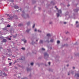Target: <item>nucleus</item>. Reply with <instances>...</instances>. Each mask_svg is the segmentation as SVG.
<instances>
[{
  "mask_svg": "<svg viewBox=\"0 0 79 79\" xmlns=\"http://www.w3.org/2000/svg\"><path fill=\"white\" fill-rule=\"evenodd\" d=\"M55 8H56V6H55Z\"/></svg>",
  "mask_w": 79,
  "mask_h": 79,
  "instance_id": "5fc2aeb1",
  "label": "nucleus"
},
{
  "mask_svg": "<svg viewBox=\"0 0 79 79\" xmlns=\"http://www.w3.org/2000/svg\"><path fill=\"white\" fill-rule=\"evenodd\" d=\"M31 66H33V65H34V63L32 62L31 63Z\"/></svg>",
  "mask_w": 79,
  "mask_h": 79,
  "instance_id": "a878e982",
  "label": "nucleus"
},
{
  "mask_svg": "<svg viewBox=\"0 0 79 79\" xmlns=\"http://www.w3.org/2000/svg\"><path fill=\"white\" fill-rule=\"evenodd\" d=\"M35 24H34L33 26V28H34L35 27Z\"/></svg>",
  "mask_w": 79,
  "mask_h": 79,
  "instance_id": "c85d7f7f",
  "label": "nucleus"
},
{
  "mask_svg": "<svg viewBox=\"0 0 79 79\" xmlns=\"http://www.w3.org/2000/svg\"><path fill=\"white\" fill-rule=\"evenodd\" d=\"M78 56H79V55H78Z\"/></svg>",
  "mask_w": 79,
  "mask_h": 79,
  "instance_id": "052dcab7",
  "label": "nucleus"
},
{
  "mask_svg": "<svg viewBox=\"0 0 79 79\" xmlns=\"http://www.w3.org/2000/svg\"><path fill=\"white\" fill-rule=\"evenodd\" d=\"M44 58L45 59H47L48 58V54L47 52H45L44 54Z\"/></svg>",
  "mask_w": 79,
  "mask_h": 79,
  "instance_id": "39448f33",
  "label": "nucleus"
},
{
  "mask_svg": "<svg viewBox=\"0 0 79 79\" xmlns=\"http://www.w3.org/2000/svg\"><path fill=\"white\" fill-rule=\"evenodd\" d=\"M64 24H67V23H66V22H64Z\"/></svg>",
  "mask_w": 79,
  "mask_h": 79,
  "instance_id": "72a5a7b5",
  "label": "nucleus"
},
{
  "mask_svg": "<svg viewBox=\"0 0 79 79\" xmlns=\"http://www.w3.org/2000/svg\"><path fill=\"white\" fill-rule=\"evenodd\" d=\"M22 50H25V48H21Z\"/></svg>",
  "mask_w": 79,
  "mask_h": 79,
  "instance_id": "b1692460",
  "label": "nucleus"
},
{
  "mask_svg": "<svg viewBox=\"0 0 79 79\" xmlns=\"http://www.w3.org/2000/svg\"><path fill=\"white\" fill-rule=\"evenodd\" d=\"M18 12H19L20 11H21V9H19L18 10Z\"/></svg>",
  "mask_w": 79,
  "mask_h": 79,
  "instance_id": "393cba45",
  "label": "nucleus"
},
{
  "mask_svg": "<svg viewBox=\"0 0 79 79\" xmlns=\"http://www.w3.org/2000/svg\"><path fill=\"white\" fill-rule=\"evenodd\" d=\"M50 48H51V49H52V48L50 47Z\"/></svg>",
  "mask_w": 79,
  "mask_h": 79,
  "instance_id": "4d7b16f0",
  "label": "nucleus"
},
{
  "mask_svg": "<svg viewBox=\"0 0 79 79\" xmlns=\"http://www.w3.org/2000/svg\"><path fill=\"white\" fill-rule=\"evenodd\" d=\"M34 31L36 32V31H37V29L35 28L34 30Z\"/></svg>",
  "mask_w": 79,
  "mask_h": 79,
  "instance_id": "e433bc0d",
  "label": "nucleus"
},
{
  "mask_svg": "<svg viewBox=\"0 0 79 79\" xmlns=\"http://www.w3.org/2000/svg\"><path fill=\"white\" fill-rule=\"evenodd\" d=\"M68 32H67V33H66V34H68Z\"/></svg>",
  "mask_w": 79,
  "mask_h": 79,
  "instance_id": "6e6d98bb",
  "label": "nucleus"
},
{
  "mask_svg": "<svg viewBox=\"0 0 79 79\" xmlns=\"http://www.w3.org/2000/svg\"><path fill=\"white\" fill-rule=\"evenodd\" d=\"M60 14H61V10H58V13L56 14L57 17H59Z\"/></svg>",
  "mask_w": 79,
  "mask_h": 79,
  "instance_id": "20e7f679",
  "label": "nucleus"
},
{
  "mask_svg": "<svg viewBox=\"0 0 79 79\" xmlns=\"http://www.w3.org/2000/svg\"><path fill=\"white\" fill-rule=\"evenodd\" d=\"M78 9H75L74 10V12H77V11H78Z\"/></svg>",
  "mask_w": 79,
  "mask_h": 79,
  "instance_id": "a211bd4d",
  "label": "nucleus"
},
{
  "mask_svg": "<svg viewBox=\"0 0 79 79\" xmlns=\"http://www.w3.org/2000/svg\"><path fill=\"white\" fill-rule=\"evenodd\" d=\"M7 28L6 27L4 28H2L3 31H6L7 29Z\"/></svg>",
  "mask_w": 79,
  "mask_h": 79,
  "instance_id": "f8f14e48",
  "label": "nucleus"
},
{
  "mask_svg": "<svg viewBox=\"0 0 79 79\" xmlns=\"http://www.w3.org/2000/svg\"><path fill=\"white\" fill-rule=\"evenodd\" d=\"M12 2H13V0H10Z\"/></svg>",
  "mask_w": 79,
  "mask_h": 79,
  "instance_id": "09e8293b",
  "label": "nucleus"
},
{
  "mask_svg": "<svg viewBox=\"0 0 79 79\" xmlns=\"http://www.w3.org/2000/svg\"><path fill=\"white\" fill-rule=\"evenodd\" d=\"M70 74H74V71L71 70L70 71Z\"/></svg>",
  "mask_w": 79,
  "mask_h": 79,
  "instance_id": "2eb2a0df",
  "label": "nucleus"
},
{
  "mask_svg": "<svg viewBox=\"0 0 79 79\" xmlns=\"http://www.w3.org/2000/svg\"><path fill=\"white\" fill-rule=\"evenodd\" d=\"M12 64V63H11V62L10 63H9L10 65V66H11V65Z\"/></svg>",
  "mask_w": 79,
  "mask_h": 79,
  "instance_id": "7c9ffc66",
  "label": "nucleus"
},
{
  "mask_svg": "<svg viewBox=\"0 0 79 79\" xmlns=\"http://www.w3.org/2000/svg\"><path fill=\"white\" fill-rule=\"evenodd\" d=\"M22 14L21 15L22 16L23 18H25L26 19V18H29V15L28 14H27V15H25L24 14V11H23L22 12Z\"/></svg>",
  "mask_w": 79,
  "mask_h": 79,
  "instance_id": "f03ea898",
  "label": "nucleus"
},
{
  "mask_svg": "<svg viewBox=\"0 0 79 79\" xmlns=\"http://www.w3.org/2000/svg\"><path fill=\"white\" fill-rule=\"evenodd\" d=\"M30 24L31 22H30V21H29L27 23V26H30Z\"/></svg>",
  "mask_w": 79,
  "mask_h": 79,
  "instance_id": "6e6552de",
  "label": "nucleus"
},
{
  "mask_svg": "<svg viewBox=\"0 0 79 79\" xmlns=\"http://www.w3.org/2000/svg\"><path fill=\"white\" fill-rule=\"evenodd\" d=\"M79 25H77L76 26V27H79Z\"/></svg>",
  "mask_w": 79,
  "mask_h": 79,
  "instance_id": "58836bf2",
  "label": "nucleus"
},
{
  "mask_svg": "<svg viewBox=\"0 0 79 79\" xmlns=\"http://www.w3.org/2000/svg\"><path fill=\"white\" fill-rule=\"evenodd\" d=\"M48 64H49V65H50V62H48Z\"/></svg>",
  "mask_w": 79,
  "mask_h": 79,
  "instance_id": "79ce46f5",
  "label": "nucleus"
},
{
  "mask_svg": "<svg viewBox=\"0 0 79 79\" xmlns=\"http://www.w3.org/2000/svg\"><path fill=\"white\" fill-rule=\"evenodd\" d=\"M0 39H3V36L0 37Z\"/></svg>",
  "mask_w": 79,
  "mask_h": 79,
  "instance_id": "cd10ccee",
  "label": "nucleus"
},
{
  "mask_svg": "<svg viewBox=\"0 0 79 79\" xmlns=\"http://www.w3.org/2000/svg\"><path fill=\"white\" fill-rule=\"evenodd\" d=\"M22 79H23V78H22Z\"/></svg>",
  "mask_w": 79,
  "mask_h": 79,
  "instance_id": "bf43d9fd",
  "label": "nucleus"
},
{
  "mask_svg": "<svg viewBox=\"0 0 79 79\" xmlns=\"http://www.w3.org/2000/svg\"><path fill=\"white\" fill-rule=\"evenodd\" d=\"M70 74H71V73H70V72H69V73H68V75L69 76Z\"/></svg>",
  "mask_w": 79,
  "mask_h": 79,
  "instance_id": "c9c22d12",
  "label": "nucleus"
},
{
  "mask_svg": "<svg viewBox=\"0 0 79 79\" xmlns=\"http://www.w3.org/2000/svg\"><path fill=\"white\" fill-rule=\"evenodd\" d=\"M78 22L77 21L76 23V24H78Z\"/></svg>",
  "mask_w": 79,
  "mask_h": 79,
  "instance_id": "4c0bfd02",
  "label": "nucleus"
},
{
  "mask_svg": "<svg viewBox=\"0 0 79 79\" xmlns=\"http://www.w3.org/2000/svg\"><path fill=\"white\" fill-rule=\"evenodd\" d=\"M11 6L12 7H14V3H11Z\"/></svg>",
  "mask_w": 79,
  "mask_h": 79,
  "instance_id": "aec40b11",
  "label": "nucleus"
},
{
  "mask_svg": "<svg viewBox=\"0 0 79 79\" xmlns=\"http://www.w3.org/2000/svg\"><path fill=\"white\" fill-rule=\"evenodd\" d=\"M54 41V40L53 39H52L50 40V42H53V41Z\"/></svg>",
  "mask_w": 79,
  "mask_h": 79,
  "instance_id": "f3484780",
  "label": "nucleus"
},
{
  "mask_svg": "<svg viewBox=\"0 0 79 79\" xmlns=\"http://www.w3.org/2000/svg\"><path fill=\"white\" fill-rule=\"evenodd\" d=\"M52 2H53V1H52L51 3H52Z\"/></svg>",
  "mask_w": 79,
  "mask_h": 79,
  "instance_id": "864d4df0",
  "label": "nucleus"
},
{
  "mask_svg": "<svg viewBox=\"0 0 79 79\" xmlns=\"http://www.w3.org/2000/svg\"><path fill=\"white\" fill-rule=\"evenodd\" d=\"M23 26V24L20 23L18 25V26Z\"/></svg>",
  "mask_w": 79,
  "mask_h": 79,
  "instance_id": "412c9836",
  "label": "nucleus"
},
{
  "mask_svg": "<svg viewBox=\"0 0 79 79\" xmlns=\"http://www.w3.org/2000/svg\"><path fill=\"white\" fill-rule=\"evenodd\" d=\"M31 28L28 29L27 30L26 32H27V33H29V31H31Z\"/></svg>",
  "mask_w": 79,
  "mask_h": 79,
  "instance_id": "423d86ee",
  "label": "nucleus"
},
{
  "mask_svg": "<svg viewBox=\"0 0 79 79\" xmlns=\"http://www.w3.org/2000/svg\"><path fill=\"white\" fill-rule=\"evenodd\" d=\"M42 50H44H44H45V48H42Z\"/></svg>",
  "mask_w": 79,
  "mask_h": 79,
  "instance_id": "c756f323",
  "label": "nucleus"
},
{
  "mask_svg": "<svg viewBox=\"0 0 79 79\" xmlns=\"http://www.w3.org/2000/svg\"><path fill=\"white\" fill-rule=\"evenodd\" d=\"M10 37H11V36H10Z\"/></svg>",
  "mask_w": 79,
  "mask_h": 79,
  "instance_id": "13d9d810",
  "label": "nucleus"
},
{
  "mask_svg": "<svg viewBox=\"0 0 79 79\" xmlns=\"http://www.w3.org/2000/svg\"><path fill=\"white\" fill-rule=\"evenodd\" d=\"M53 23L52 22H51L49 23V24H52V23Z\"/></svg>",
  "mask_w": 79,
  "mask_h": 79,
  "instance_id": "2f4dec72",
  "label": "nucleus"
},
{
  "mask_svg": "<svg viewBox=\"0 0 79 79\" xmlns=\"http://www.w3.org/2000/svg\"><path fill=\"white\" fill-rule=\"evenodd\" d=\"M69 6H70V5H67V6H68V7H69Z\"/></svg>",
  "mask_w": 79,
  "mask_h": 79,
  "instance_id": "c03bdc74",
  "label": "nucleus"
},
{
  "mask_svg": "<svg viewBox=\"0 0 79 79\" xmlns=\"http://www.w3.org/2000/svg\"><path fill=\"white\" fill-rule=\"evenodd\" d=\"M6 42V40L4 39L2 40V42Z\"/></svg>",
  "mask_w": 79,
  "mask_h": 79,
  "instance_id": "dca6fc26",
  "label": "nucleus"
},
{
  "mask_svg": "<svg viewBox=\"0 0 79 79\" xmlns=\"http://www.w3.org/2000/svg\"><path fill=\"white\" fill-rule=\"evenodd\" d=\"M36 42H37V41H38V40H36Z\"/></svg>",
  "mask_w": 79,
  "mask_h": 79,
  "instance_id": "603ef678",
  "label": "nucleus"
},
{
  "mask_svg": "<svg viewBox=\"0 0 79 79\" xmlns=\"http://www.w3.org/2000/svg\"><path fill=\"white\" fill-rule=\"evenodd\" d=\"M11 27V25L8 24L7 25V26L6 27Z\"/></svg>",
  "mask_w": 79,
  "mask_h": 79,
  "instance_id": "6ab92c4d",
  "label": "nucleus"
},
{
  "mask_svg": "<svg viewBox=\"0 0 79 79\" xmlns=\"http://www.w3.org/2000/svg\"><path fill=\"white\" fill-rule=\"evenodd\" d=\"M40 43L41 44H43V40H40Z\"/></svg>",
  "mask_w": 79,
  "mask_h": 79,
  "instance_id": "4be33fe9",
  "label": "nucleus"
},
{
  "mask_svg": "<svg viewBox=\"0 0 79 79\" xmlns=\"http://www.w3.org/2000/svg\"><path fill=\"white\" fill-rule=\"evenodd\" d=\"M34 52H33V53H34V54H36V51H35Z\"/></svg>",
  "mask_w": 79,
  "mask_h": 79,
  "instance_id": "473e14b6",
  "label": "nucleus"
},
{
  "mask_svg": "<svg viewBox=\"0 0 79 79\" xmlns=\"http://www.w3.org/2000/svg\"><path fill=\"white\" fill-rule=\"evenodd\" d=\"M57 43L58 44H60V41L59 40L57 41Z\"/></svg>",
  "mask_w": 79,
  "mask_h": 79,
  "instance_id": "bb28decb",
  "label": "nucleus"
},
{
  "mask_svg": "<svg viewBox=\"0 0 79 79\" xmlns=\"http://www.w3.org/2000/svg\"><path fill=\"white\" fill-rule=\"evenodd\" d=\"M73 69H75V67H73Z\"/></svg>",
  "mask_w": 79,
  "mask_h": 79,
  "instance_id": "a18cd8bd",
  "label": "nucleus"
},
{
  "mask_svg": "<svg viewBox=\"0 0 79 79\" xmlns=\"http://www.w3.org/2000/svg\"><path fill=\"white\" fill-rule=\"evenodd\" d=\"M38 31L39 32H40V33H41V32H42V31L39 30H38Z\"/></svg>",
  "mask_w": 79,
  "mask_h": 79,
  "instance_id": "5701e85b",
  "label": "nucleus"
},
{
  "mask_svg": "<svg viewBox=\"0 0 79 79\" xmlns=\"http://www.w3.org/2000/svg\"><path fill=\"white\" fill-rule=\"evenodd\" d=\"M25 59V58L24 57H22V58L21 59H20V60H24Z\"/></svg>",
  "mask_w": 79,
  "mask_h": 79,
  "instance_id": "4468645a",
  "label": "nucleus"
},
{
  "mask_svg": "<svg viewBox=\"0 0 79 79\" xmlns=\"http://www.w3.org/2000/svg\"><path fill=\"white\" fill-rule=\"evenodd\" d=\"M19 8V7H18V6H15L14 7V8H15V9H18V8Z\"/></svg>",
  "mask_w": 79,
  "mask_h": 79,
  "instance_id": "9d476101",
  "label": "nucleus"
},
{
  "mask_svg": "<svg viewBox=\"0 0 79 79\" xmlns=\"http://www.w3.org/2000/svg\"><path fill=\"white\" fill-rule=\"evenodd\" d=\"M9 40H11V38H9Z\"/></svg>",
  "mask_w": 79,
  "mask_h": 79,
  "instance_id": "49530a36",
  "label": "nucleus"
},
{
  "mask_svg": "<svg viewBox=\"0 0 79 79\" xmlns=\"http://www.w3.org/2000/svg\"><path fill=\"white\" fill-rule=\"evenodd\" d=\"M27 71H30L31 70V69L28 68H27Z\"/></svg>",
  "mask_w": 79,
  "mask_h": 79,
  "instance_id": "9b49d317",
  "label": "nucleus"
},
{
  "mask_svg": "<svg viewBox=\"0 0 79 79\" xmlns=\"http://www.w3.org/2000/svg\"><path fill=\"white\" fill-rule=\"evenodd\" d=\"M13 37L14 38H15L16 37V35L15 36V35H14L13 36Z\"/></svg>",
  "mask_w": 79,
  "mask_h": 79,
  "instance_id": "f704fd0d",
  "label": "nucleus"
},
{
  "mask_svg": "<svg viewBox=\"0 0 79 79\" xmlns=\"http://www.w3.org/2000/svg\"><path fill=\"white\" fill-rule=\"evenodd\" d=\"M7 16H9L10 18H8V19H10V20H11V19H13L14 18V19H16L17 18V16L16 15H9V14H7Z\"/></svg>",
  "mask_w": 79,
  "mask_h": 79,
  "instance_id": "f257e3e1",
  "label": "nucleus"
},
{
  "mask_svg": "<svg viewBox=\"0 0 79 79\" xmlns=\"http://www.w3.org/2000/svg\"><path fill=\"white\" fill-rule=\"evenodd\" d=\"M75 77H79V73H76L75 74Z\"/></svg>",
  "mask_w": 79,
  "mask_h": 79,
  "instance_id": "0eeeda50",
  "label": "nucleus"
},
{
  "mask_svg": "<svg viewBox=\"0 0 79 79\" xmlns=\"http://www.w3.org/2000/svg\"><path fill=\"white\" fill-rule=\"evenodd\" d=\"M8 60H11V59H10V58L8 59Z\"/></svg>",
  "mask_w": 79,
  "mask_h": 79,
  "instance_id": "a19ab883",
  "label": "nucleus"
},
{
  "mask_svg": "<svg viewBox=\"0 0 79 79\" xmlns=\"http://www.w3.org/2000/svg\"><path fill=\"white\" fill-rule=\"evenodd\" d=\"M15 69H18V67H15Z\"/></svg>",
  "mask_w": 79,
  "mask_h": 79,
  "instance_id": "37998d69",
  "label": "nucleus"
},
{
  "mask_svg": "<svg viewBox=\"0 0 79 79\" xmlns=\"http://www.w3.org/2000/svg\"><path fill=\"white\" fill-rule=\"evenodd\" d=\"M1 49H2V48L0 47V51H1Z\"/></svg>",
  "mask_w": 79,
  "mask_h": 79,
  "instance_id": "ea45409f",
  "label": "nucleus"
},
{
  "mask_svg": "<svg viewBox=\"0 0 79 79\" xmlns=\"http://www.w3.org/2000/svg\"><path fill=\"white\" fill-rule=\"evenodd\" d=\"M67 67L69 66V64H67Z\"/></svg>",
  "mask_w": 79,
  "mask_h": 79,
  "instance_id": "de8ad7c7",
  "label": "nucleus"
},
{
  "mask_svg": "<svg viewBox=\"0 0 79 79\" xmlns=\"http://www.w3.org/2000/svg\"><path fill=\"white\" fill-rule=\"evenodd\" d=\"M47 36L48 37H51V35L50 33H48L47 34Z\"/></svg>",
  "mask_w": 79,
  "mask_h": 79,
  "instance_id": "1a4fd4ad",
  "label": "nucleus"
},
{
  "mask_svg": "<svg viewBox=\"0 0 79 79\" xmlns=\"http://www.w3.org/2000/svg\"><path fill=\"white\" fill-rule=\"evenodd\" d=\"M38 8H39V10H40V7H39Z\"/></svg>",
  "mask_w": 79,
  "mask_h": 79,
  "instance_id": "8fccbe9b",
  "label": "nucleus"
},
{
  "mask_svg": "<svg viewBox=\"0 0 79 79\" xmlns=\"http://www.w3.org/2000/svg\"><path fill=\"white\" fill-rule=\"evenodd\" d=\"M23 41L24 43H26L27 42V40H25V39H23Z\"/></svg>",
  "mask_w": 79,
  "mask_h": 79,
  "instance_id": "ddd939ff",
  "label": "nucleus"
},
{
  "mask_svg": "<svg viewBox=\"0 0 79 79\" xmlns=\"http://www.w3.org/2000/svg\"><path fill=\"white\" fill-rule=\"evenodd\" d=\"M7 74H6L4 72H1L0 73V76H7Z\"/></svg>",
  "mask_w": 79,
  "mask_h": 79,
  "instance_id": "7ed1b4c3",
  "label": "nucleus"
},
{
  "mask_svg": "<svg viewBox=\"0 0 79 79\" xmlns=\"http://www.w3.org/2000/svg\"><path fill=\"white\" fill-rule=\"evenodd\" d=\"M56 10H58V8H56Z\"/></svg>",
  "mask_w": 79,
  "mask_h": 79,
  "instance_id": "3c124183",
  "label": "nucleus"
}]
</instances>
